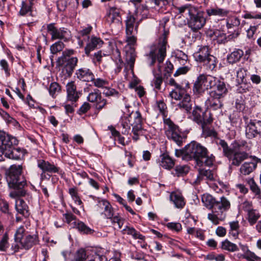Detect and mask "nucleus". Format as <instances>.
<instances>
[{"label":"nucleus","mask_w":261,"mask_h":261,"mask_svg":"<svg viewBox=\"0 0 261 261\" xmlns=\"http://www.w3.org/2000/svg\"><path fill=\"white\" fill-rule=\"evenodd\" d=\"M100 215H103L104 217L107 219H110L112 224H117L119 228L122 227L124 220L118 214L115 215L114 208L109 201Z\"/></svg>","instance_id":"18"},{"label":"nucleus","mask_w":261,"mask_h":261,"mask_svg":"<svg viewBox=\"0 0 261 261\" xmlns=\"http://www.w3.org/2000/svg\"><path fill=\"white\" fill-rule=\"evenodd\" d=\"M224 97L209 93V97L205 101V105L207 109L214 110L220 109L223 106L222 98Z\"/></svg>","instance_id":"20"},{"label":"nucleus","mask_w":261,"mask_h":261,"mask_svg":"<svg viewBox=\"0 0 261 261\" xmlns=\"http://www.w3.org/2000/svg\"><path fill=\"white\" fill-rule=\"evenodd\" d=\"M206 13L208 16H218L219 17H225L227 16L229 11L225 9L215 7L206 9Z\"/></svg>","instance_id":"35"},{"label":"nucleus","mask_w":261,"mask_h":261,"mask_svg":"<svg viewBox=\"0 0 261 261\" xmlns=\"http://www.w3.org/2000/svg\"><path fill=\"white\" fill-rule=\"evenodd\" d=\"M242 256L248 261H260L261 259L260 257L250 250L245 254H243Z\"/></svg>","instance_id":"54"},{"label":"nucleus","mask_w":261,"mask_h":261,"mask_svg":"<svg viewBox=\"0 0 261 261\" xmlns=\"http://www.w3.org/2000/svg\"><path fill=\"white\" fill-rule=\"evenodd\" d=\"M151 2L158 7L159 11L166 13L168 8L172 4V0H151Z\"/></svg>","instance_id":"33"},{"label":"nucleus","mask_w":261,"mask_h":261,"mask_svg":"<svg viewBox=\"0 0 261 261\" xmlns=\"http://www.w3.org/2000/svg\"><path fill=\"white\" fill-rule=\"evenodd\" d=\"M187 148V154L190 157V160H194L197 166L199 167L203 165L213 166L215 157L213 154H210L206 147L193 141L188 144Z\"/></svg>","instance_id":"4"},{"label":"nucleus","mask_w":261,"mask_h":261,"mask_svg":"<svg viewBox=\"0 0 261 261\" xmlns=\"http://www.w3.org/2000/svg\"><path fill=\"white\" fill-rule=\"evenodd\" d=\"M21 165H12L6 170L5 175L9 188L12 189L9 193L12 198H17L26 195L27 192L25 189L27 187V180L21 175L22 173Z\"/></svg>","instance_id":"2"},{"label":"nucleus","mask_w":261,"mask_h":261,"mask_svg":"<svg viewBox=\"0 0 261 261\" xmlns=\"http://www.w3.org/2000/svg\"><path fill=\"white\" fill-rule=\"evenodd\" d=\"M102 94L106 97H118L119 95V92L117 91L114 88L109 87L108 86H106V87L103 89Z\"/></svg>","instance_id":"56"},{"label":"nucleus","mask_w":261,"mask_h":261,"mask_svg":"<svg viewBox=\"0 0 261 261\" xmlns=\"http://www.w3.org/2000/svg\"><path fill=\"white\" fill-rule=\"evenodd\" d=\"M159 166L167 170L172 169L175 165L174 160L169 155L168 152L162 153L156 160Z\"/></svg>","instance_id":"21"},{"label":"nucleus","mask_w":261,"mask_h":261,"mask_svg":"<svg viewBox=\"0 0 261 261\" xmlns=\"http://www.w3.org/2000/svg\"><path fill=\"white\" fill-rule=\"evenodd\" d=\"M161 67L160 65L158 66L159 73H155L153 70L154 78L151 82V85L158 90H161V85L163 82V79L161 74Z\"/></svg>","instance_id":"37"},{"label":"nucleus","mask_w":261,"mask_h":261,"mask_svg":"<svg viewBox=\"0 0 261 261\" xmlns=\"http://www.w3.org/2000/svg\"><path fill=\"white\" fill-rule=\"evenodd\" d=\"M204 178L206 179L213 181L215 180V176L214 174L213 171L210 169H205L202 168H199L198 169V174L197 175V178L195 180L194 182L196 184H199Z\"/></svg>","instance_id":"26"},{"label":"nucleus","mask_w":261,"mask_h":261,"mask_svg":"<svg viewBox=\"0 0 261 261\" xmlns=\"http://www.w3.org/2000/svg\"><path fill=\"white\" fill-rule=\"evenodd\" d=\"M240 24V20L236 16L229 17L227 19L226 26L229 29L233 27H238Z\"/></svg>","instance_id":"55"},{"label":"nucleus","mask_w":261,"mask_h":261,"mask_svg":"<svg viewBox=\"0 0 261 261\" xmlns=\"http://www.w3.org/2000/svg\"><path fill=\"white\" fill-rule=\"evenodd\" d=\"M209 89L211 91L209 93L216 95L225 96L228 92L226 84L223 79H220L215 76H212Z\"/></svg>","instance_id":"17"},{"label":"nucleus","mask_w":261,"mask_h":261,"mask_svg":"<svg viewBox=\"0 0 261 261\" xmlns=\"http://www.w3.org/2000/svg\"><path fill=\"white\" fill-rule=\"evenodd\" d=\"M15 241L19 242L22 248L29 250L33 246L39 244V240L37 233L28 234L23 226H20L16 231L14 235Z\"/></svg>","instance_id":"7"},{"label":"nucleus","mask_w":261,"mask_h":261,"mask_svg":"<svg viewBox=\"0 0 261 261\" xmlns=\"http://www.w3.org/2000/svg\"><path fill=\"white\" fill-rule=\"evenodd\" d=\"M240 208L248 213L253 209L252 202L248 200H244L240 204Z\"/></svg>","instance_id":"58"},{"label":"nucleus","mask_w":261,"mask_h":261,"mask_svg":"<svg viewBox=\"0 0 261 261\" xmlns=\"http://www.w3.org/2000/svg\"><path fill=\"white\" fill-rule=\"evenodd\" d=\"M213 121V118L211 119L208 123H205L200 126L202 130V135L205 138L208 137H216L217 136V133L211 126Z\"/></svg>","instance_id":"30"},{"label":"nucleus","mask_w":261,"mask_h":261,"mask_svg":"<svg viewBox=\"0 0 261 261\" xmlns=\"http://www.w3.org/2000/svg\"><path fill=\"white\" fill-rule=\"evenodd\" d=\"M0 115L8 124H12L14 126H16L19 124L16 120L10 116L2 109H0Z\"/></svg>","instance_id":"44"},{"label":"nucleus","mask_w":261,"mask_h":261,"mask_svg":"<svg viewBox=\"0 0 261 261\" xmlns=\"http://www.w3.org/2000/svg\"><path fill=\"white\" fill-rule=\"evenodd\" d=\"M76 78L81 81L89 82L94 80V73L89 68L82 67L76 70Z\"/></svg>","instance_id":"23"},{"label":"nucleus","mask_w":261,"mask_h":261,"mask_svg":"<svg viewBox=\"0 0 261 261\" xmlns=\"http://www.w3.org/2000/svg\"><path fill=\"white\" fill-rule=\"evenodd\" d=\"M0 211L5 214H10L9 203L3 199H0Z\"/></svg>","instance_id":"62"},{"label":"nucleus","mask_w":261,"mask_h":261,"mask_svg":"<svg viewBox=\"0 0 261 261\" xmlns=\"http://www.w3.org/2000/svg\"><path fill=\"white\" fill-rule=\"evenodd\" d=\"M212 76L210 75L200 74L197 78L193 86V92L196 95L202 94L205 90L209 89Z\"/></svg>","instance_id":"15"},{"label":"nucleus","mask_w":261,"mask_h":261,"mask_svg":"<svg viewBox=\"0 0 261 261\" xmlns=\"http://www.w3.org/2000/svg\"><path fill=\"white\" fill-rule=\"evenodd\" d=\"M123 234L132 236L134 239H139L142 241L145 240V236L137 231L134 227L126 226L122 230Z\"/></svg>","instance_id":"39"},{"label":"nucleus","mask_w":261,"mask_h":261,"mask_svg":"<svg viewBox=\"0 0 261 261\" xmlns=\"http://www.w3.org/2000/svg\"><path fill=\"white\" fill-rule=\"evenodd\" d=\"M64 47V43L62 41H59L52 44L50 47V50L53 54H56L62 51Z\"/></svg>","instance_id":"53"},{"label":"nucleus","mask_w":261,"mask_h":261,"mask_svg":"<svg viewBox=\"0 0 261 261\" xmlns=\"http://www.w3.org/2000/svg\"><path fill=\"white\" fill-rule=\"evenodd\" d=\"M247 71V69L243 67L239 68L237 71V79L239 83H244Z\"/></svg>","instance_id":"52"},{"label":"nucleus","mask_w":261,"mask_h":261,"mask_svg":"<svg viewBox=\"0 0 261 261\" xmlns=\"http://www.w3.org/2000/svg\"><path fill=\"white\" fill-rule=\"evenodd\" d=\"M219 150L225 157L231 167H239L242 163L249 157V151L251 148L249 143L244 140H236L230 147L224 140L218 139L216 141Z\"/></svg>","instance_id":"1"},{"label":"nucleus","mask_w":261,"mask_h":261,"mask_svg":"<svg viewBox=\"0 0 261 261\" xmlns=\"http://www.w3.org/2000/svg\"><path fill=\"white\" fill-rule=\"evenodd\" d=\"M94 86L98 88L104 89L106 86H109V82L101 78H95L94 75V80L91 81Z\"/></svg>","instance_id":"51"},{"label":"nucleus","mask_w":261,"mask_h":261,"mask_svg":"<svg viewBox=\"0 0 261 261\" xmlns=\"http://www.w3.org/2000/svg\"><path fill=\"white\" fill-rule=\"evenodd\" d=\"M244 55V51L240 49H236L227 56L228 63L233 64L239 62Z\"/></svg>","instance_id":"34"},{"label":"nucleus","mask_w":261,"mask_h":261,"mask_svg":"<svg viewBox=\"0 0 261 261\" xmlns=\"http://www.w3.org/2000/svg\"><path fill=\"white\" fill-rule=\"evenodd\" d=\"M72 227L77 229L81 233L86 234H92L94 230L87 226L83 222L77 220L73 221Z\"/></svg>","instance_id":"32"},{"label":"nucleus","mask_w":261,"mask_h":261,"mask_svg":"<svg viewBox=\"0 0 261 261\" xmlns=\"http://www.w3.org/2000/svg\"><path fill=\"white\" fill-rule=\"evenodd\" d=\"M165 134L168 139L174 141L178 146L182 144L184 138L179 127L169 118L164 119Z\"/></svg>","instance_id":"10"},{"label":"nucleus","mask_w":261,"mask_h":261,"mask_svg":"<svg viewBox=\"0 0 261 261\" xmlns=\"http://www.w3.org/2000/svg\"><path fill=\"white\" fill-rule=\"evenodd\" d=\"M8 239V236L6 233L0 241V251H5L9 247Z\"/></svg>","instance_id":"60"},{"label":"nucleus","mask_w":261,"mask_h":261,"mask_svg":"<svg viewBox=\"0 0 261 261\" xmlns=\"http://www.w3.org/2000/svg\"><path fill=\"white\" fill-rule=\"evenodd\" d=\"M258 159L254 157L250 161L244 163L240 168V172L241 174L247 175L252 172L256 168Z\"/></svg>","instance_id":"24"},{"label":"nucleus","mask_w":261,"mask_h":261,"mask_svg":"<svg viewBox=\"0 0 261 261\" xmlns=\"http://www.w3.org/2000/svg\"><path fill=\"white\" fill-rule=\"evenodd\" d=\"M178 10L180 14L188 13L189 18H187V24L193 32H198L205 25L206 22L205 13L197 7L187 4L178 8Z\"/></svg>","instance_id":"6"},{"label":"nucleus","mask_w":261,"mask_h":261,"mask_svg":"<svg viewBox=\"0 0 261 261\" xmlns=\"http://www.w3.org/2000/svg\"><path fill=\"white\" fill-rule=\"evenodd\" d=\"M68 193L76 204L82 205L83 202L79 195L78 190L76 187L69 188Z\"/></svg>","instance_id":"49"},{"label":"nucleus","mask_w":261,"mask_h":261,"mask_svg":"<svg viewBox=\"0 0 261 261\" xmlns=\"http://www.w3.org/2000/svg\"><path fill=\"white\" fill-rule=\"evenodd\" d=\"M207 218L214 224L217 225L220 221L224 219L225 215L217 210L213 209L212 213L208 214Z\"/></svg>","instance_id":"38"},{"label":"nucleus","mask_w":261,"mask_h":261,"mask_svg":"<svg viewBox=\"0 0 261 261\" xmlns=\"http://www.w3.org/2000/svg\"><path fill=\"white\" fill-rule=\"evenodd\" d=\"M107 20L110 24L112 23L120 24L121 17L120 10L116 7L110 8L108 13Z\"/></svg>","instance_id":"25"},{"label":"nucleus","mask_w":261,"mask_h":261,"mask_svg":"<svg viewBox=\"0 0 261 261\" xmlns=\"http://www.w3.org/2000/svg\"><path fill=\"white\" fill-rule=\"evenodd\" d=\"M193 56L196 61L202 63L211 70L217 65L216 58L210 54V49L207 46L200 47L198 50L194 53Z\"/></svg>","instance_id":"9"},{"label":"nucleus","mask_w":261,"mask_h":261,"mask_svg":"<svg viewBox=\"0 0 261 261\" xmlns=\"http://www.w3.org/2000/svg\"><path fill=\"white\" fill-rule=\"evenodd\" d=\"M67 93V100L71 102H75L78 100L82 95V93L77 91L76 86L73 81H71L66 86Z\"/></svg>","instance_id":"19"},{"label":"nucleus","mask_w":261,"mask_h":261,"mask_svg":"<svg viewBox=\"0 0 261 261\" xmlns=\"http://www.w3.org/2000/svg\"><path fill=\"white\" fill-rule=\"evenodd\" d=\"M230 207V202L229 200L224 196L220 197V200H216L214 210H217L220 213L223 214L228 211Z\"/></svg>","instance_id":"28"},{"label":"nucleus","mask_w":261,"mask_h":261,"mask_svg":"<svg viewBox=\"0 0 261 261\" xmlns=\"http://www.w3.org/2000/svg\"><path fill=\"white\" fill-rule=\"evenodd\" d=\"M170 199L176 208H182L185 205V198L181 193L178 191L171 192L170 195Z\"/></svg>","instance_id":"27"},{"label":"nucleus","mask_w":261,"mask_h":261,"mask_svg":"<svg viewBox=\"0 0 261 261\" xmlns=\"http://www.w3.org/2000/svg\"><path fill=\"white\" fill-rule=\"evenodd\" d=\"M176 57L181 64L185 65L188 59V56L181 50H178L176 53Z\"/></svg>","instance_id":"63"},{"label":"nucleus","mask_w":261,"mask_h":261,"mask_svg":"<svg viewBox=\"0 0 261 261\" xmlns=\"http://www.w3.org/2000/svg\"><path fill=\"white\" fill-rule=\"evenodd\" d=\"M230 229L229 233L233 238L238 237L240 232V225L238 221H231L229 223Z\"/></svg>","instance_id":"48"},{"label":"nucleus","mask_w":261,"mask_h":261,"mask_svg":"<svg viewBox=\"0 0 261 261\" xmlns=\"http://www.w3.org/2000/svg\"><path fill=\"white\" fill-rule=\"evenodd\" d=\"M221 248L229 252H236L239 250V247L236 244L230 242L227 239L222 242Z\"/></svg>","instance_id":"46"},{"label":"nucleus","mask_w":261,"mask_h":261,"mask_svg":"<svg viewBox=\"0 0 261 261\" xmlns=\"http://www.w3.org/2000/svg\"><path fill=\"white\" fill-rule=\"evenodd\" d=\"M32 2L31 1H22L19 14L21 16H25L32 12Z\"/></svg>","instance_id":"47"},{"label":"nucleus","mask_w":261,"mask_h":261,"mask_svg":"<svg viewBox=\"0 0 261 261\" xmlns=\"http://www.w3.org/2000/svg\"><path fill=\"white\" fill-rule=\"evenodd\" d=\"M0 161L3 160V155L14 160H19L23 158L24 151L20 148H15L18 144L17 140L3 131H0Z\"/></svg>","instance_id":"5"},{"label":"nucleus","mask_w":261,"mask_h":261,"mask_svg":"<svg viewBox=\"0 0 261 261\" xmlns=\"http://www.w3.org/2000/svg\"><path fill=\"white\" fill-rule=\"evenodd\" d=\"M0 115L8 124H12L14 126H16L19 124L16 120L10 116L2 109H0Z\"/></svg>","instance_id":"43"},{"label":"nucleus","mask_w":261,"mask_h":261,"mask_svg":"<svg viewBox=\"0 0 261 261\" xmlns=\"http://www.w3.org/2000/svg\"><path fill=\"white\" fill-rule=\"evenodd\" d=\"M15 209L20 214L28 217L29 215V207L25 202L20 198H18L15 201Z\"/></svg>","instance_id":"31"},{"label":"nucleus","mask_w":261,"mask_h":261,"mask_svg":"<svg viewBox=\"0 0 261 261\" xmlns=\"http://www.w3.org/2000/svg\"><path fill=\"white\" fill-rule=\"evenodd\" d=\"M185 92L186 91L185 88L181 86L179 87V88H175L174 89L172 90L170 92L169 95L172 98L175 100H179L184 95H185Z\"/></svg>","instance_id":"45"},{"label":"nucleus","mask_w":261,"mask_h":261,"mask_svg":"<svg viewBox=\"0 0 261 261\" xmlns=\"http://www.w3.org/2000/svg\"><path fill=\"white\" fill-rule=\"evenodd\" d=\"M169 18L168 17H164L160 21L159 29L163 31V34L161 36L156 46L152 48L149 57L151 59L149 65L153 66L156 60L159 64L162 63L166 56V49L167 46V36L169 34V29L166 27L167 23L169 22Z\"/></svg>","instance_id":"3"},{"label":"nucleus","mask_w":261,"mask_h":261,"mask_svg":"<svg viewBox=\"0 0 261 261\" xmlns=\"http://www.w3.org/2000/svg\"><path fill=\"white\" fill-rule=\"evenodd\" d=\"M87 98L89 102L95 103V108L97 113L103 109H106L108 104V100L102 97L101 92L97 89L90 92Z\"/></svg>","instance_id":"16"},{"label":"nucleus","mask_w":261,"mask_h":261,"mask_svg":"<svg viewBox=\"0 0 261 261\" xmlns=\"http://www.w3.org/2000/svg\"><path fill=\"white\" fill-rule=\"evenodd\" d=\"M246 120L245 135L247 138L252 139L256 137L261 138V121L250 120L244 117Z\"/></svg>","instance_id":"14"},{"label":"nucleus","mask_w":261,"mask_h":261,"mask_svg":"<svg viewBox=\"0 0 261 261\" xmlns=\"http://www.w3.org/2000/svg\"><path fill=\"white\" fill-rule=\"evenodd\" d=\"M61 91L60 86L56 82H53L50 84L49 88V92L52 97H55L57 93H58Z\"/></svg>","instance_id":"57"},{"label":"nucleus","mask_w":261,"mask_h":261,"mask_svg":"<svg viewBox=\"0 0 261 261\" xmlns=\"http://www.w3.org/2000/svg\"><path fill=\"white\" fill-rule=\"evenodd\" d=\"M38 167L42 170V173L49 172L50 173H58L62 174L64 172L60 170L59 167L56 166L54 164H51L48 161L43 160H39L38 162Z\"/></svg>","instance_id":"22"},{"label":"nucleus","mask_w":261,"mask_h":261,"mask_svg":"<svg viewBox=\"0 0 261 261\" xmlns=\"http://www.w3.org/2000/svg\"><path fill=\"white\" fill-rule=\"evenodd\" d=\"M175 171L178 176L187 174L189 171V168L187 166H177Z\"/></svg>","instance_id":"64"},{"label":"nucleus","mask_w":261,"mask_h":261,"mask_svg":"<svg viewBox=\"0 0 261 261\" xmlns=\"http://www.w3.org/2000/svg\"><path fill=\"white\" fill-rule=\"evenodd\" d=\"M211 36L219 44L224 43L227 41L226 34L218 30H215Z\"/></svg>","instance_id":"42"},{"label":"nucleus","mask_w":261,"mask_h":261,"mask_svg":"<svg viewBox=\"0 0 261 261\" xmlns=\"http://www.w3.org/2000/svg\"><path fill=\"white\" fill-rule=\"evenodd\" d=\"M87 258L86 250L81 248L77 250L71 261H85Z\"/></svg>","instance_id":"50"},{"label":"nucleus","mask_w":261,"mask_h":261,"mask_svg":"<svg viewBox=\"0 0 261 261\" xmlns=\"http://www.w3.org/2000/svg\"><path fill=\"white\" fill-rule=\"evenodd\" d=\"M260 217L258 211L254 208L247 213V219L251 225L255 224Z\"/></svg>","instance_id":"41"},{"label":"nucleus","mask_w":261,"mask_h":261,"mask_svg":"<svg viewBox=\"0 0 261 261\" xmlns=\"http://www.w3.org/2000/svg\"><path fill=\"white\" fill-rule=\"evenodd\" d=\"M73 53V50L64 51L62 56L59 57L57 61L59 66H63V71L68 76L72 75L78 62V59L76 57H70Z\"/></svg>","instance_id":"8"},{"label":"nucleus","mask_w":261,"mask_h":261,"mask_svg":"<svg viewBox=\"0 0 261 261\" xmlns=\"http://www.w3.org/2000/svg\"><path fill=\"white\" fill-rule=\"evenodd\" d=\"M126 41L127 42L128 46L125 47V61L133 70L136 60V54L135 50L132 46L136 44L137 37L136 35H126Z\"/></svg>","instance_id":"13"},{"label":"nucleus","mask_w":261,"mask_h":261,"mask_svg":"<svg viewBox=\"0 0 261 261\" xmlns=\"http://www.w3.org/2000/svg\"><path fill=\"white\" fill-rule=\"evenodd\" d=\"M203 204L208 209H214L216 200L211 195L204 194L201 197Z\"/></svg>","instance_id":"40"},{"label":"nucleus","mask_w":261,"mask_h":261,"mask_svg":"<svg viewBox=\"0 0 261 261\" xmlns=\"http://www.w3.org/2000/svg\"><path fill=\"white\" fill-rule=\"evenodd\" d=\"M248 183L249 185L250 188L252 192H253L256 195L260 194L261 191L260 189L258 188V186L255 184L254 180L252 178L249 179L248 180Z\"/></svg>","instance_id":"61"},{"label":"nucleus","mask_w":261,"mask_h":261,"mask_svg":"<svg viewBox=\"0 0 261 261\" xmlns=\"http://www.w3.org/2000/svg\"><path fill=\"white\" fill-rule=\"evenodd\" d=\"M46 30L51 36V40L59 39L67 42L71 38V32L68 29L64 27L58 28L54 23L48 24Z\"/></svg>","instance_id":"12"},{"label":"nucleus","mask_w":261,"mask_h":261,"mask_svg":"<svg viewBox=\"0 0 261 261\" xmlns=\"http://www.w3.org/2000/svg\"><path fill=\"white\" fill-rule=\"evenodd\" d=\"M103 43V41L99 38L96 37H92L85 48V54L87 56H89L91 51L97 47H100Z\"/></svg>","instance_id":"29"},{"label":"nucleus","mask_w":261,"mask_h":261,"mask_svg":"<svg viewBox=\"0 0 261 261\" xmlns=\"http://www.w3.org/2000/svg\"><path fill=\"white\" fill-rule=\"evenodd\" d=\"M105 54H102L101 50L95 53L92 58V62L95 65H99L102 62V58Z\"/></svg>","instance_id":"59"},{"label":"nucleus","mask_w":261,"mask_h":261,"mask_svg":"<svg viewBox=\"0 0 261 261\" xmlns=\"http://www.w3.org/2000/svg\"><path fill=\"white\" fill-rule=\"evenodd\" d=\"M178 106L180 109L185 110L186 113H190L192 108L190 96L186 94L181 101L178 104Z\"/></svg>","instance_id":"36"},{"label":"nucleus","mask_w":261,"mask_h":261,"mask_svg":"<svg viewBox=\"0 0 261 261\" xmlns=\"http://www.w3.org/2000/svg\"><path fill=\"white\" fill-rule=\"evenodd\" d=\"M189 118L200 126L208 123L213 118L212 113L207 109L203 110L200 107L196 106L190 113Z\"/></svg>","instance_id":"11"}]
</instances>
